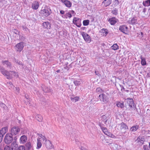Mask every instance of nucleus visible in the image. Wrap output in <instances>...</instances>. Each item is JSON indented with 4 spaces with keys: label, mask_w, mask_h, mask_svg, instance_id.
Returning <instances> with one entry per match:
<instances>
[{
    "label": "nucleus",
    "mask_w": 150,
    "mask_h": 150,
    "mask_svg": "<svg viewBox=\"0 0 150 150\" xmlns=\"http://www.w3.org/2000/svg\"><path fill=\"white\" fill-rule=\"evenodd\" d=\"M20 131V129L18 127H13L11 130L10 134L12 135H16L18 134Z\"/></svg>",
    "instance_id": "obj_5"
},
{
    "label": "nucleus",
    "mask_w": 150,
    "mask_h": 150,
    "mask_svg": "<svg viewBox=\"0 0 150 150\" xmlns=\"http://www.w3.org/2000/svg\"><path fill=\"white\" fill-rule=\"evenodd\" d=\"M16 63H17L19 65H23L22 62H20V61H17L16 62Z\"/></svg>",
    "instance_id": "obj_48"
},
{
    "label": "nucleus",
    "mask_w": 150,
    "mask_h": 150,
    "mask_svg": "<svg viewBox=\"0 0 150 150\" xmlns=\"http://www.w3.org/2000/svg\"><path fill=\"white\" fill-rule=\"evenodd\" d=\"M71 14L69 13H66L64 15L62 16V17L64 18H71Z\"/></svg>",
    "instance_id": "obj_26"
},
{
    "label": "nucleus",
    "mask_w": 150,
    "mask_h": 150,
    "mask_svg": "<svg viewBox=\"0 0 150 150\" xmlns=\"http://www.w3.org/2000/svg\"><path fill=\"white\" fill-rule=\"evenodd\" d=\"M106 135L111 137L112 138H116V137L113 134L111 133L108 132H107L105 134Z\"/></svg>",
    "instance_id": "obj_27"
},
{
    "label": "nucleus",
    "mask_w": 150,
    "mask_h": 150,
    "mask_svg": "<svg viewBox=\"0 0 150 150\" xmlns=\"http://www.w3.org/2000/svg\"><path fill=\"white\" fill-rule=\"evenodd\" d=\"M108 94L106 93H103L99 95V98L100 101L103 103H105L108 102Z\"/></svg>",
    "instance_id": "obj_2"
},
{
    "label": "nucleus",
    "mask_w": 150,
    "mask_h": 150,
    "mask_svg": "<svg viewBox=\"0 0 150 150\" xmlns=\"http://www.w3.org/2000/svg\"><path fill=\"white\" fill-rule=\"evenodd\" d=\"M37 120L39 122H41L42 120V117L41 115H37L35 117Z\"/></svg>",
    "instance_id": "obj_32"
},
{
    "label": "nucleus",
    "mask_w": 150,
    "mask_h": 150,
    "mask_svg": "<svg viewBox=\"0 0 150 150\" xmlns=\"http://www.w3.org/2000/svg\"><path fill=\"white\" fill-rule=\"evenodd\" d=\"M42 25L45 28L50 29V24L48 22H44L42 24Z\"/></svg>",
    "instance_id": "obj_21"
},
{
    "label": "nucleus",
    "mask_w": 150,
    "mask_h": 150,
    "mask_svg": "<svg viewBox=\"0 0 150 150\" xmlns=\"http://www.w3.org/2000/svg\"><path fill=\"white\" fill-rule=\"evenodd\" d=\"M61 1L62 3H63L67 7L69 8L71 6L72 4L69 1L67 0H61Z\"/></svg>",
    "instance_id": "obj_18"
},
{
    "label": "nucleus",
    "mask_w": 150,
    "mask_h": 150,
    "mask_svg": "<svg viewBox=\"0 0 150 150\" xmlns=\"http://www.w3.org/2000/svg\"><path fill=\"white\" fill-rule=\"evenodd\" d=\"M126 131H125V132H123L122 133V135H123L124 136V135H125V133H126Z\"/></svg>",
    "instance_id": "obj_55"
},
{
    "label": "nucleus",
    "mask_w": 150,
    "mask_h": 150,
    "mask_svg": "<svg viewBox=\"0 0 150 150\" xmlns=\"http://www.w3.org/2000/svg\"><path fill=\"white\" fill-rule=\"evenodd\" d=\"M118 129H119L120 130H121L123 129H128V128L127 125L123 122L118 124L117 125Z\"/></svg>",
    "instance_id": "obj_10"
},
{
    "label": "nucleus",
    "mask_w": 150,
    "mask_h": 150,
    "mask_svg": "<svg viewBox=\"0 0 150 150\" xmlns=\"http://www.w3.org/2000/svg\"><path fill=\"white\" fill-rule=\"evenodd\" d=\"M4 150H11V148L8 146H6L4 148Z\"/></svg>",
    "instance_id": "obj_45"
},
{
    "label": "nucleus",
    "mask_w": 150,
    "mask_h": 150,
    "mask_svg": "<svg viewBox=\"0 0 150 150\" xmlns=\"http://www.w3.org/2000/svg\"><path fill=\"white\" fill-rule=\"evenodd\" d=\"M25 145L26 148L28 150L31 149L32 147V145L30 142H28L25 144Z\"/></svg>",
    "instance_id": "obj_23"
},
{
    "label": "nucleus",
    "mask_w": 150,
    "mask_h": 150,
    "mask_svg": "<svg viewBox=\"0 0 150 150\" xmlns=\"http://www.w3.org/2000/svg\"><path fill=\"white\" fill-rule=\"evenodd\" d=\"M118 10L116 8H115L112 11V13L114 15H116L118 14Z\"/></svg>",
    "instance_id": "obj_38"
},
{
    "label": "nucleus",
    "mask_w": 150,
    "mask_h": 150,
    "mask_svg": "<svg viewBox=\"0 0 150 150\" xmlns=\"http://www.w3.org/2000/svg\"><path fill=\"white\" fill-rule=\"evenodd\" d=\"M16 88V92H16V93H19V88Z\"/></svg>",
    "instance_id": "obj_49"
},
{
    "label": "nucleus",
    "mask_w": 150,
    "mask_h": 150,
    "mask_svg": "<svg viewBox=\"0 0 150 150\" xmlns=\"http://www.w3.org/2000/svg\"><path fill=\"white\" fill-rule=\"evenodd\" d=\"M143 5L146 6H150V0H145L143 2Z\"/></svg>",
    "instance_id": "obj_24"
},
{
    "label": "nucleus",
    "mask_w": 150,
    "mask_h": 150,
    "mask_svg": "<svg viewBox=\"0 0 150 150\" xmlns=\"http://www.w3.org/2000/svg\"><path fill=\"white\" fill-rule=\"evenodd\" d=\"M64 11L61 10L60 11V13L62 14H63L64 13Z\"/></svg>",
    "instance_id": "obj_50"
},
{
    "label": "nucleus",
    "mask_w": 150,
    "mask_h": 150,
    "mask_svg": "<svg viewBox=\"0 0 150 150\" xmlns=\"http://www.w3.org/2000/svg\"><path fill=\"white\" fill-rule=\"evenodd\" d=\"M114 6H116L119 4V2L117 0H114Z\"/></svg>",
    "instance_id": "obj_44"
},
{
    "label": "nucleus",
    "mask_w": 150,
    "mask_h": 150,
    "mask_svg": "<svg viewBox=\"0 0 150 150\" xmlns=\"http://www.w3.org/2000/svg\"><path fill=\"white\" fill-rule=\"evenodd\" d=\"M16 139V138L15 137V138H14V139Z\"/></svg>",
    "instance_id": "obj_64"
},
{
    "label": "nucleus",
    "mask_w": 150,
    "mask_h": 150,
    "mask_svg": "<svg viewBox=\"0 0 150 150\" xmlns=\"http://www.w3.org/2000/svg\"><path fill=\"white\" fill-rule=\"evenodd\" d=\"M27 140V137L23 135L21 136L20 139V142L21 144H24L26 143Z\"/></svg>",
    "instance_id": "obj_15"
},
{
    "label": "nucleus",
    "mask_w": 150,
    "mask_h": 150,
    "mask_svg": "<svg viewBox=\"0 0 150 150\" xmlns=\"http://www.w3.org/2000/svg\"><path fill=\"white\" fill-rule=\"evenodd\" d=\"M70 99L72 102H76L79 100V97H74L72 96L71 97Z\"/></svg>",
    "instance_id": "obj_29"
},
{
    "label": "nucleus",
    "mask_w": 150,
    "mask_h": 150,
    "mask_svg": "<svg viewBox=\"0 0 150 150\" xmlns=\"http://www.w3.org/2000/svg\"><path fill=\"white\" fill-rule=\"evenodd\" d=\"M111 48L112 49L116 50L118 49L119 47L116 44H115L111 47Z\"/></svg>",
    "instance_id": "obj_33"
},
{
    "label": "nucleus",
    "mask_w": 150,
    "mask_h": 150,
    "mask_svg": "<svg viewBox=\"0 0 150 150\" xmlns=\"http://www.w3.org/2000/svg\"><path fill=\"white\" fill-rule=\"evenodd\" d=\"M14 75H16V74H12V77L14 76V77H15L14 76Z\"/></svg>",
    "instance_id": "obj_59"
},
{
    "label": "nucleus",
    "mask_w": 150,
    "mask_h": 150,
    "mask_svg": "<svg viewBox=\"0 0 150 150\" xmlns=\"http://www.w3.org/2000/svg\"><path fill=\"white\" fill-rule=\"evenodd\" d=\"M13 139L11 134H7L4 138L5 142L6 144H9L12 142Z\"/></svg>",
    "instance_id": "obj_4"
},
{
    "label": "nucleus",
    "mask_w": 150,
    "mask_h": 150,
    "mask_svg": "<svg viewBox=\"0 0 150 150\" xmlns=\"http://www.w3.org/2000/svg\"><path fill=\"white\" fill-rule=\"evenodd\" d=\"M120 87L121 88V90H122V89H124V90L125 89V88H124V87L122 85H120Z\"/></svg>",
    "instance_id": "obj_53"
},
{
    "label": "nucleus",
    "mask_w": 150,
    "mask_h": 150,
    "mask_svg": "<svg viewBox=\"0 0 150 150\" xmlns=\"http://www.w3.org/2000/svg\"><path fill=\"white\" fill-rule=\"evenodd\" d=\"M71 12L72 13V14L74 13V11L73 10H71Z\"/></svg>",
    "instance_id": "obj_58"
},
{
    "label": "nucleus",
    "mask_w": 150,
    "mask_h": 150,
    "mask_svg": "<svg viewBox=\"0 0 150 150\" xmlns=\"http://www.w3.org/2000/svg\"><path fill=\"white\" fill-rule=\"evenodd\" d=\"M137 20L136 17H134L128 21L129 23L132 24H135L137 23Z\"/></svg>",
    "instance_id": "obj_22"
},
{
    "label": "nucleus",
    "mask_w": 150,
    "mask_h": 150,
    "mask_svg": "<svg viewBox=\"0 0 150 150\" xmlns=\"http://www.w3.org/2000/svg\"><path fill=\"white\" fill-rule=\"evenodd\" d=\"M39 6V3L37 1H35L32 3L31 8L33 9L37 10Z\"/></svg>",
    "instance_id": "obj_16"
},
{
    "label": "nucleus",
    "mask_w": 150,
    "mask_h": 150,
    "mask_svg": "<svg viewBox=\"0 0 150 150\" xmlns=\"http://www.w3.org/2000/svg\"><path fill=\"white\" fill-rule=\"evenodd\" d=\"M138 36L140 38H142L143 36V33L142 32H141L139 34L138 33Z\"/></svg>",
    "instance_id": "obj_43"
},
{
    "label": "nucleus",
    "mask_w": 150,
    "mask_h": 150,
    "mask_svg": "<svg viewBox=\"0 0 150 150\" xmlns=\"http://www.w3.org/2000/svg\"><path fill=\"white\" fill-rule=\"evenodd\" d=\"M144 141L145 139L144 137L141 136H139L136 140V141L140 145L143 144Z\"/></svg>",
    "instance_id": "obj_12"
},
{
    "label": "nucleus",
    "mask_w": 150,
    "mask_h": 150,
    "mask_svg": "<svg viewBox=\"0 0 150 150\" xmlns=\"http://www.w3.org/2000/svg\"><path fill=\"white\" fill-rule=\"evenodd\" d=\"M23 43L21 42L15 45V47L16 51L20 52L23 50Z\"/></svg>",
    "instance_id": "obj_6"
},
{
    "label": "nucleus",
    "mask_w": 150,
    "mask_h": 150,
    "mask_svg": "<svg viewBox=\"0 0 150 150\" xmlns=\"http://www.w3.org/2000/svg\"><path fill=\"white\" fill-rule=\"evenodd\" d=\"M141 63L142 66H144L146 64V62L145 59L142 57H141Z\"/></svg>",
    "instance_id": "obj_31"
},
{
    "label": "nucleus",
    "mask_w": 150,
    "mask_h": 150,
    "mask_svg": "<svg viewBox=\"0 0 150 150\" xmlns=\"http://www.w3.org/2000/svg\"><path fill=\"white\" fill-rule=\"evenodd\" d=\"M126 91L127 92H128L129 91L128 90H126Z\"/></svg>",
    "instance_id": "obj_61"
},
{
    "label": "nucleus",
    "mask_w": 150,
    "mask_h": 150,
    "mask_svg": "<svg viewBox=\"0 0 150 150\" xmlns=\"http://www.w3.org/2000/svg\"><path fill=\"white\" fill-rule=\"evenodd\" d=\"M147 76L148 77H150V73H148L147 74Z\"/></svg>",
    "instance_id": "obj_54"
},
{
    "label": "nucleus",
    "mask_w": 150,
    "mask_h": 150,
    "mask_svg": "<svg viewBox=\"0 0 150 150\" xmlns=\"http://www.w3.org/2000/svg\"><path fill=\"white\" fill-rule=\"evenodd\" d=\"M6 85L7 86H8L9 88H11L13 86L12 83L11 82H7L6 83Z\"/></svg>",
    "instance_id": "obj_39"
},
{
    "label": "nucleus",
    "mask_w": 150,
    "mask_h": 150,
    "mask_svg": "<svg viewBox=\"0 0 150 150\" xmlns=\"http://www.w3.org/2000/svg\"><path fill=\"white\" fill-rule=\"evenodd\" d=\"M44 144H45L46 148L48 149H50L52 148V145L51 142L49 140H47L45 142V143L44 142Z\"/></svg>",
    "instance_id": "obj_13"
},
{
    "label": "nucleus",
    "mask_w": 150,
    "mask_h": 150,
    "mask_svg": "<svg viewBox=\"0 0 150 150\" xmlns=\"http://www.w3.org/2000/svg\"><path fill=\"white\" fill-rule=\"evenodd\" d=\"M39 137L37 140V149H39L42 146L41 142L44 144V142L47 140L45 137L41 134H38Z\"/></svg>",
    "instance_id": "obj_1"
},
{
    "label": "nucleus",
    "mask_w": 150,
    "mask_h": 150,
    "mask_svg": "<svg viewBox=\"0 0 150 150\" xmlns=\"http://www.w3.org/2000/svg\"><path fill=\"white\" fill-rule=\"evenodd\" d=\"M96 92L98 93V94H102L103 92V91L100 88H98L96 89Z\"/></svg>",
    "instance_id": "obj_35"
},
{
    "label": "nucleus",
    "mask_w": 150,
    "mask_h": 150,
    "mask_svg": "<svg viewBox=\"0 0 150 150\" xmlns=\"http://www.w3.org/2000/svg\"><path fill=\"white\" fill-rule=\"evenodd\" d=\"M101 31L103 36H105L108 34V30L107 29H103Z\"/></svg>",
    "instance_id": "obj_36"
},
{
    "label": "nucleus",
    "mask_w": 150,
    "mask_h": 150,
    "mask_svg": "<svg viewBox=\"0 0 150 150\" xmlns=\"http://www.w3.org/2000/svg\"><path fill=\"white\" fill-rule=\"evenodd\" d=\"M59 70H57V72H59Z\"/></svg>",
    "instance_id": "obj_60"
},
{
    "label": "nucleus",
    "mask_w": 150,
    "mask_h": 150,
    "mask_svg": "<svg viewBox=\"0 0 150 150\" xmlns=\"http://www.w3.org/2000/svg\"><path fill=\"white\" fill-rule=\"evenodd\" d=\"M8 128L7 127L2 128L0 130V142L2 141L4 135L8 132Z\"/></svg>",
    "instance_id": "obj_7"
},
{
    "label": "nucleus",
    "mask_w": 150,
    "mask_h": 150,
    "mask_svg": "<svg viewBox=\"0 0 150 150\" xmlns=\"http://www.w3.org/2000/svg\"><path fill=\"white\" fill-rule=\"evenodd\" d=\"M102 130L105 134L108 132L106 127L102 128Z\"/></svg>",
    "instance_id": "obj_42"
},
{
    "label": "nucleus",
    "mask_w": 150,
    "mask_h": 150,
    "mask_svg": "<svg viewBox=\"0 0 150 150\" xmlns=\"http://www.w3.org/2000/svg\"><path fill=\"white\" fill-rule=\"evenodd\" d=\"M74 84L76 86H79L81 84L80 81H77L76 80L74 81Z\"/></svg>",
    "instance_id": "obj_40"
},
{
    "label": "nucleus",
    "mask_w": 150,
    "mask_h": 150,
    "mask_svg": "<svg viewBox=\"0 0 150 150\" xmlns=\"http://www.w3.org/2000/svg\"><path fill=\"white\" fill-rule=\"evenodd\" d=\"M139 126L136 125L132 127L130 129V130L132 132H134L136 131L138 129Z\"/></svg>",
    "instance_id": "obj_25"
},
{
    "label": "nucleus",
    "mask_w": 150,
    "mask_h": 150,
    "mask_svg": "<svg viewBox=\"0 0 150 150\" xmlns=\"http://www.w3.org/2000/svg\"><path fill=\"white\" fill-rule=\"evenodd\" d=\"M2 63L3 65L6 66L7 68L10 69L11 68V65L10 62L8 61H3Z\"/></svg>",
    "instance_id": "obj_19"
},
{
    "label": "nucleus",
    "mask_w": 150,
    "mask_h": 150,
    "mask_svg": "<svg viewBox=\"0 0 150 150\" xmlns=\"http://www.w3.org/2000/svg\"><path fill=\"white\" fill-rule=\"evenodd\" d=\"M73 23L78 27H80L81 25V19L80 18L74 17L73 20Z\"/></svg>",
    "instance_id": "obj_8"
},
{
    "label": "nucleus",
    "mask_w": 150,
    "mask_h": 150,
    "mask_svg": "<svg viewBox=\"0 0 150 150\" xmlns=\"http://www.w3.org/2000/svg\"><path fill=\"white\" fill-rule=\"evenodd\" d=\"M128 27L125 25L120 26L119 28V30L123 33L127 34Z\"/></svg>",
    "instance_id": "obj_11"
},
{
    "label": "nucleus",
    "mask_w": 150,
    "mask_h": 150,
    "mask_svg": "<svg viewBox=\"0 0 150 150\" xmlns=\"http://www.w3.org/2000/svg\"><path fill=\"white\" fill-rule=\"evenodd\" d=\"M143 148L144 150H150V148L148 149L147 145H144Z\"/></svg>",
    "instance_id": "obj_46"
},
{
    "label": "nucleus",
    "mask_w": 150,
    "mask_h": 150,
    "mask_svg": "<svg viewBox=\"0 0 150 150\" xmlns=\"http://www.w3.org/2000/svg\"><path fill=\"white\" fill-rule=\"evenodd\" d=\"M14 144H15V146H16V147H17V145L16 144V142L15 141V142H13V143H12V144H11V146L13 147V146L14 145Z\"/></svg>",
    "instance_id": "obj_47"
},
{
    "label": "nucleus",
    "mask_w": 150,
    "mask_h": 150,
    "mask_svg": "<svg viewBox=\"0 0 150 150\" xmlns=\"http://www.w3.org/2000/svg\"><path fill=\"white\" fill-rule=\"evenodd\" d=\"M2 105H5L4 104H2Z\"/></svg>",
    "instance_id": "obj_62"
},
{
    "label": "nucleus",
    "mask_w": 150,
    "mask_h": 150,
    "mask_svg": "<svg viewBox=\"0 0 150 150\" xmlns=\"http://www.w3.org/2000/svg\"><path fill=\"white\" fill-rule=\"evenodd\" d=\"M81 150H88L86 148L84 147H82L81 148Z\"/></svg>",
    "instance_id": "obj_52"
},
{
    "label": "nucleus",
    "mask_w": 150,
    "mask_h": 150,
    "mask_svg": "<svg viewBox=\"0 0 150 150\" xmlns=\"http://www.w3.org/2000/svg\"><path fill=\"white\" fill-rule=\"evenodd\" d=\"M112 0H104L102 3V5L105 7L109 6L111 3Z\"/></svg>",
    "instance_id": "obj_20"
},
{
    "label": "nucleus",
    "mask_w": 150,
    "mask_h": 150,
    "mask_svg": "<svg viewBox=\"0 0 150 150\" xmlns=\"http://www.w3.org/2000/svg\"><path fill=\"white\" fill-rule=\"evenodd\" d=\"M116 105L118 107L121 108H122L124 107V104L123 102H117L116 104Z\"/></svg>",
    "instance_id": "obj_28"
},
{
    "label": "nucleus",
    "mask_w": 150,
    "mask_h": 150,
    "mask_svg": "<svg viewBox=\"0 0 150 150\" xmlns=\"http://www.w3.org/2000/svg\"><path fill=\"white\" fill-rule=\"evenodd\" d=\"M99 126H100V128H101V129H102V128H104V127H103V126L101 125V124H100L99 125Z\"/></svg>",
    "instance_id": "obj_57"
},
{
    "label": "nucleus",
    "mask_w": 150,
    "mask_h": 150,
    "mask_svg": "<svg viewBox=\"0 0 150 150\" xmlns=\"http://www.w3.org/2000/svg\"><path fill=\"white\" fill-rule=\"evenodd\" d=\"M13 148H12V150H13Z\"/></svg>",
    "instance_id": "obj_63"
},
{
    "label": "nucleus",
    "mask_w": 150,
    "mask_h": 150,
    "mask_svg": "<svg viewBox=\"0 0 150 150\" xmlns=\"http://www.w3.org/2000/svg\"><path fill=\"white\" fill-rule=\"evenodd\" d=\"M118 19L115 17H112L108 19V21L112 25H114L117 22Z\"/></svg>",
    "instance_id": "obj_14"
},
{
    "label": "nucleus",
    "mask_w": 150,
    "mask_h": 150,
    "mask_svg": "<svg viewBox=\"0 0 150 150\" xmlns=\"http://www.w3.org/2000/svg\"><path fill=\"white\" fill-rule=\"evenodd\" d=\"M81 35L85 41L88 42H90L91 39L90 36L88 34L85 33L84 32H82L81 33Z\"/></svg>",
    "instance_id": "obj_9"
},
{
    "label": "nucleus",
    "mask_w": 150,
    "mask_h": 150,
    "mask_svg": "<svg viewBox=\"0 0 150 150\" xmlns=\"http://www.w3.org/2000/svg\"><path fill=\"white\" fill-rule=\"evenodd\" d=\"M25 97L27 100H28L29 98V97L28 95H25Z\"/></svg>",
    "instance_id": "obj_51"
},
{
    "label": "nucleus",
    "mask_w": 150,
    "mask_h": 150,
    "mask_svg": "<svg viewBox=\"0 0 150 150\" xmlns=\"http://www.w3.org/2000/svg\"><path fill=\"white\" fill-rule=\"evenodd\" d=\"M85 28H86L85 27H81V28L82 30H83L85 29Z\"/></svg>",
    "instance_id": "obj_56"
},
{
    "label": "nucleus",
    "mask_w": 150,
    "mask_h": 150,
    "mask_svg": "<svg viewBox=\"0 0 150 150\" xmlns=\"http://www.w3.org/2000/svg\"><path fill=\"white\" fill-rule=\"evenodd\" d=\"M142 133L143 134H144L148 137H150V131H142Z\"/></svg>",
    "instance_id": "obj_30"
},
{
    "label": "nucleus",
    "mask_w": 150,
    "mask_h": 150,
    "mask_svg": "<svg viewBox=\"0 0 150 150\" xmlns=\"http://www.w3.org/2000/svg\"><path fill=\"white\" fill-rule=\"evenodd\" d=\"M18 150H25V147L23 146H20L18 149Z\"/></svg>",
    "instance_id": "obj_41"
},
{
    "label": "nucleus",
    "mask_w": 150,
    "mask_h": 150,
    "mask_svg": "<svg viewBox=\"0 0 150 150\" xmlns=\"http://www.w3.org/2000/svg\"><path fill=\"white\" fill-rule=\"evenodd\" d=\"M89 21L88 20H84L83 21V24L84 26H87L89 24Z\"/></svg>",
    "instance_id": "obj_34"
},
{
    "label": "nucleus",
    "mask_w": 150,
    "mask_h": 150,
    "mask_svg": "<svg viewBox=\"0 0 150 150\" xmlns=\"http://www.w3.org/2000/svg\"><path fill=\"white\" fill-rule=\"evenodd\" d=\"M51 13L50 9L47 6H45L44 9H42L40 11V13L42 16L46 17L49 16Z\"/></svg>",
    "instance_id": "obj_3"
},
{
    "label": "nucleus",
    "mask_w": 150,
    "mask_h": 150,
    "mask_svg": "<svg viewBox=\"0 0 150 150\" xmlns=\"http://www.w3.org/2000/svg\"><path fill=\"white\" fill-rule=\"evenodd\" d=\"M127 103L129 106L131 108H132L134 106V103L132 99L127 98Z\"/></svg>",
    "instance_id": "obj_17"
},
{
    "label": "nucleus",
    "mask_w": 150,
    "mask_h": 150,
    "mask_svg": "<svg viewBox=\"0 0 150 150\" xmlns=\"http://www.w3.org/2000/svg\"><path fill=\"white\" fill-rule=\"evenodd\" d=\"M43 91L45 92H50V90L48 88L46 87H45V88H42Z\"/></svg>",
    "instance_id": "obj_37"
}]
</instances>
